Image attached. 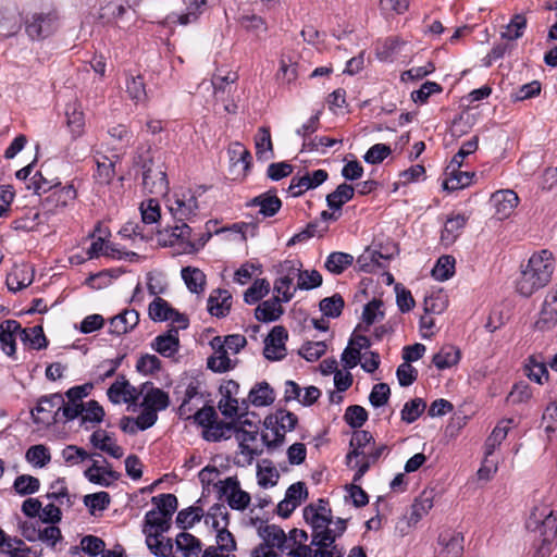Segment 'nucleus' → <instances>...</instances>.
<instances>
[{"label":"nucleus","instance_id":"obj_1","mask_svg":"<svg viewBox=\"0 0 557 557\" xmlns=\"http://www.w3.org/2000/svg\"><path fill=\"white\" fill-rule=\"evenodd\" d=\"M302 516L311 529V542L298 545L288 555L292 557H344L345 548L336 543L347 530L348 519H333L329 499L319 498L308 504Z\"/></svg>","mask_w":557,"mask_h":557},{"label":"nucleus","instance_id":"obj_2","mask_svg":"<svg viewBox=\"0 0 557 557\" xmlns=\"http://www.w3.org/2000/svg\"><path fill=\"white\" fill-rule=\"evenodd\" d=\"M553 253L547 249L534 252L516 282L517 292L521 296L530 297L546 286L555 269Z\"/></svg>","mask_w":557,"mask_h":557},{"label":"nucleus","instance_id":"obj_3","mask_svg":"<svg viewBox=\"0 0 557 557\" xmlns=\"http://www.w3.org/2000/svg\"><path fill=\"white\" fill-rule=\"evenodd\" d=\"M197 195L191 190H182L181 193L174 194V201L169 206L173 218L177 222H182L181 225L165 227L162 233H170V244H174L177 239H189L191 228L184 221L190 220L197 215L199 205Z\"/></svg>","mask_w":557,"mask_h":557},{"label":"nucleus","instance_id":"obj_4","mask_svg":"<svg viewBox=\"0 0 557 557\" xmlns=\"http://www.w3.org/2000/svg\"><path fill=\"white\" fill-rule=\"evenodd\" d=\"M527 529L533 532V546L535 553L533 557H546L552 550V543L557 536V517L552 510L543 511L537 515L531 513L527 521Z\"/></svg>","mask_w":557,"mask_h":557},{"label":"nucleus","instance_id":"obj_5","mask_svg":"<svg viewBox=\"0 0 557 557\" xmlns=\"http://www.w3.org/2000/svg\"><path fill=\"white\" fill-rule=\"evenodd\" d=\"M25 33L30 40L41 41L53 36L61 27V15L55 8H42L24 20Z\"/></svg>","mask_w":557,"mask_h":557},{"label":"nucleus","instance_id":"obj_6","mask_svg":"<svg viewBox=\"0 0 557 557\" xmlns=\"http://www.w3.org/2000/svg\"><path fill=\"white\" fill-rule=\"evenodd\" d=\"M30 413L35 423L50 425L63 422V395L54 393L40 397Z\"/></svg>","mask_w":557,"mask_h":557},{"label":"nucleus","instance_id":"obj_7","mask_svg":"<svg viewBox=\"0 0 557 557\" xmlns=\"http://www.w3.org/2000/svg\"><path fill=\"white\" fill-rule=\"evenodd\" d=\"M143 189L147 194L164 196L169 191V181L162 164H156L152 159L143 162Z\"/></svg>","mask_w":557,"mask_h":557},{"label":"nucleus","instance_id":"obj_8","mask_svg":"<svg viewBox=\"0 0 557 557\" xmlns=\"http://www.w3.org/2000/svg\"><path fill=\"white\" fill-rule=\"evenodd\" d=\"M218 488L219 499H225L233 510L243 511L250 504L249 493L240 488L237 476H228L214 484Z\"/></svg>","mask_w":557,"mask_h":557},{"label":"nucleus","instance_id":"obj_9","mask_svg":"<svg viewBox=\"0 0 557 557\" xmlns=\"http://www.w3.org/2000/svg\"><path fill=\"white\" fill-rule=\"evenodd\" d=\"M92 387L94 386L91 383H86L83 385L73 386L65 392L67 403H65L63 399L64 423L75 420L84 412L85 406L83 399L90 394Z\"/></svg>","mask_w":557,"mask_h":557},{"label":"nucleus","instance_id":"obj_10","mask_svg":"<svg viewBox=\"0 0 557 557\" xmlns=\"http://www.w3.org/2000/svg\"><path fill=\"white\" fill-rule=\"evenodd\" d=\"M288 332L283 325H275L264 339L263 356L271 361H278L286 356L285 343Z\"/></svg>","mask_w":557,"mask_h":557},{"label":"nucleus","instance_id":"obj_11","mask_svg":"<svg viewBox=\"0 0 557 557\" xmlns=\"http://www.w3.org/2000/svg\"><path fill=\"white\" fill-rule=\"evenodd\" d=\"M209 1L210 0H183L186 7V12L182 14H169L163 24L166 26H173L176 24L186 26L188 24L196 23L199 16L208 9Z\"/></svg>","mask_w":557,"mask_h":557},{"label":"nucleus","instance_id":"obj_12","mask_svg":"<svg viewBox=\"0 0 557 557\" xmlns=\"http://www.w3.org/2000/svg\"><path fill=\"white\" fill-rule=\"evenodd\" d=\"M76 189L73 185H66L61 188L54 189L42 201V207L46 213L57 214L63 211L76 198Z\"/></svg>","mask_w":557,"mask_h":557},{"label":"nucleus","instance_id":"obj_13","mask_svg":"<svg viewBox=\"0 0 557 557\" xmlns=\"http://www.w3.org/2000/svg\"><path fill=\"white\" fill-rule=\"evenodd\" d=\"M557 324V285L556 288L547 293L539 319L535 321V329L540 331H548Z\"/></svg>","mask_w":557,"mask_h":557},{"label":"nucleus","instance_id":"obj_14","mask_svg":"<svg viewBox=\"0 0 557 557\" xmlns=\"http://www.w3.org/2000/svg\"><path fill=\"white\" fill-rule=\"evenodd\" d=\"M463 541V535L460 532L443 531L438 535V544L442 546L438 557H461Z\"/></svg>","mask_w":557,"mask_h":557},{"label":"nucleus","instance_id":"obj_15","mask_svg":"<svg viewBox=\"0 0 557 557\" xmlns=\"http://www.w3.org/2000/svg\"><path fill=\"white\" fill-rule=\"evenodd\" d=\"M151 348L166 358L177 354L180 349L177 327L172 325L166 333L158 335L151 343Z\"/></svg>","mask_w":557,"mask_h":557},{"label":"nucleus","instance_id":"obj_16","mask_svg":"<svg viewBox=\"0 0 557 557\" xmlns=\"http://www.w3.org/2000/svg\"><path fill=\"white\" fill-rule=\"evenodd\" d=\"M16 333L21 335V324L16 320H5L0 324V346L9 357H14L16 352Z\"/></svg>","mask_w":557,"mask_h":557},{"label":"nucleus","instance_id":"obj_17","mask_svg":"<svg viewBox=\"0 0 557 557\" xmlns=\"http://www.w3.org/2000/svg\"><path fill=\"white\" fill-rule=\"evenodd\" d=\"M211 345L213 349H215V352L207 359V368L215 373H223L231 370L233 368L232 362L228 358L227 350L222 344L221 337H214Z\"/></svg>","mask_w":557,"mask_h":557},{"label":"nucleus","instance_id":"obj_18","mask_svg":"<svg viewBox=\"0 0 557 557\" xmlns=\"http://www.w3.org/2000/svg\"><path fill=\"white\" fill-rule=\"evenodd\" d=\"M138 322L139 313L135 309H125L110 319L109 332L114 335H123L132 331Z\"/></svg>","mask_w":557,"mask_h":557},{"label":"nucleus","instance_id":"obj_19","mask_svg":"<svg viewBox=\"0 0 557 557\" xmlns=\"http://www.w3.org/2000/svg\"><path fill=\"white\" fill-rule=\"evenodd\" d=\"M232 307V295L226 289H214L208 298V311L216 318H224Z\"/></svg>","mask_w":557,"mask_h":557},{"label":"nucleus","instance_id":"obj_20","mask_svg":"<svg viewBox=\"0 0 557 557\" xmlns=\"http://www.w3.org/2000/svg\"><path fill=\"white\" fill-rule=\"evenodd\" d=\"M258 533L264 541L260 545H265V547L269 548L276 547L282 552L286 548L287 536L281 527L276 524H267L264 527H260Z\"/></svg>","mask_w":557,"mask_h":557},{"label":"nucleus","instance_id":"obj_21","mask_svg":"<svg viewBox=\"0 0 557 557\" xmlns=\"http://www.w3.org/2000/svg\"><path fill=\"white\" fill-rule=\"evenodd\" d=\"M90 444L115 459H120L124 455L123 448L112 441L110 434L103 430L95 431L91 434Z\"/></svg>","mask_w":557,"mask_h":557},{"label":"nucleus","instance_id":"obj_22","mask_svg":"<svg viewBox=\"0 0 557 557\" xmlns=\"http://www.w3.org/2000/svg\"><path fill=\"white\" fill-rule=\"evenodd\" d=\"M298 422L297 416L288 411L286 409H277L274 413L265 417L263 421V425L265 429H274L275 425H278L282 431H293Z\"/></svg>","mask_w":557,"mask_h":557},{"label":"nucleus","instance_id":"obj_23","mask_svg":"<svg viewBox=\"0 0 557 557\" xmlns=\"http://www.w3.org/2000/svg\"><path fill=\"white\" fill-rule=\"evenodd\" d=\"M249 206L259 207V212L263 216L270 218L275 215L280 211L282 207V201L275 195V189H273L255 197L250 201Z\"/></svg>","mask_w":557,"mask_h":557},{"label":"nucleus","instance_id":"obj_24","mask_svg":"<svg viewBox=\"0 0 557 557\" xmlns=\"http://www.w3.org/2000/svg\"><path fill=\"white\" fill-rule=\"evenodd\" d=\"M387 260L381 251L368 248L357 258V264L360 271L372 273L376 269L385 268Z\"/></svg>","mask_w":557,"mask_h":557},{"label":"nucleus","instance_id":"obj_25","mask_svg":"<svg viewBox=\"0 0 557 557\" xmlns=\"http://www.w3.org/2000/svg\"><path fill=\"white\" fill-rule=\"evenodd\" d=\"M281 302L283 301L277 296L264 300L255 309L256 319L261 322H273L278 320L284 313Z\"/></svg>","mask_w":557,"mask_h":557},{"label":"nucleus","instance_id":"obj_26","mask_svg":"<svg viewBox=\"0 0 557 557\" xmlns=\"http://www.w3.org/2000/svg\"><path fill=\"white\" fill-rule=\"evenodd\" d=\"M445 176L446 178L442 184L443 189L447 191H455L468 187L472 183L474 173L469 171H460V168H457L456 171L451 173V171L447 170L446 168Z\"/></svg>","mask_w":557,"mask_h":557},{"label":"nucleus","instance_id":"obj_27","mask_svg":"<svg viewBox=\"0 0 557 557\" xmlns=\"http://www.w3.org/2000/svg\"><path fill=\"white\" fill-rule=\"evenodd\" d=\"M146 395L144 396V400L141 406L144 408H148L151 410L162 411L165 410L170 405L169 394L159 387H154L152 384L148 385V388L145 391Z\"/></svg>","mask_w":557,"mask_h":557},{"label":"nucleus","instance_id":"obj_28","mask_svg":"<svg viewBox=\"0 0 557 557\" xmlns=\"http://www.w3.org/2000/svg\"><path fill=\"white\" fill-rule=\"evenodd\" d=\"M201 383L198 379L191 377L187 383L184 396L182 398V403L178 407L177 413L182 419H190V412H193L194 408L190 406V403L196 397H201L200 393Z\"/></svg>","mask_w":557,"mask_h":557},{"label":"nucleus","instance_id":"obj_29","mask_svg":"<svg viewBox=\"0 0 557 557\" xmlns=\"http://www.w3.org/2000/svg\"><path fill=\"white\" fill-rule=\"evenodd\" d=\"M236 428V422H224L214 420L212 424H210L206 430L202 431V437L208 442H219L221 440L231 438L232 433H234V429Z\"/></svg>","mask_w":557,"mask_h":557},{"label":"nucleus","instance_id":"obj_30","mask_svg":"<svg viewBox=\"0 0 557 557\" xmlns=\"http://www.w3.org/2000/svg\"><path fill=\"white\" fill-rule=\"evenodd\" d=\"M355 187L347 183L339 184L336 189L326 196V205L331 210H341L355 196Z\"/></svg>","mask_w":557,"mask_h":557},{"label":"nucleus","instance_id":"obj_31","mask_svg":"<svg viewBox=\"0 0 557 557\" xmlns=\"http://www.w3.org/2000/svg\"><path fill=\"white\" fill-rule=\"evenodd\" d=\"M274 399V391L265 381L257 383L249 392V401L256 407L270 406Z\"/></svg>","mask_w":557,"mask_h":557},{"label":"nucleus","instance_id":"obj_32","mask_svg":"<svg viewBox=\"0 0 557 557\" xmlns=\"http://www.w3.org/2000/svg\"><path fill=\"white\" fill-rule=\"evenodd\" d=\"M181 275L190 293L200 294L205 290L206 275L200 269L185 267L182 269Z\"/></svg>","mask_w":557,"mask_h":557},{"label":"nucleus","instance_id":"obj_33","mask_svg":"<svg viewBox=\"0 0 557 557\" xmlns=\"http://www.w3.org/2000/svg\"><path fill=\"white\" fill-rule=\"evenodd\" d=\"M497 213L508 216L518 206V195L513 190H499L493 195Z\"/></svg>","mask_w":557,"mask_h":557},{"label":"nucleus","instance_id":"obj_34","mask_svg":"<svg viewBox=\"0 0 557 557\" xmlns=\"http://www.w3.org/2000/svg\"><path fill=\"white\" fill-rule=\"evenodd\" d=\"M459 360L460 350L453 345H445L433 356L432 362L438 370H444L457 364Z\"/></svg>","mask_w":557,"mask_h":557},{"label":"nucleus","instance_id":"obj_35","mask_svg":"<svg viewBox=\"0 0 557 557\" xmlns=\"http://www.w3.org/2000/svg\"><path fill=\"white\" fill-rule=\"evenodd\" d=\"M513 422L512 419L502 420L494 428L491 435L485 441V455L491 456L495 451V449L502 444V442L506 438L508 431L510 429V424Z\"/></svg>","mask_w":557,"mask_h":557},{"label":"nucleus","instance_id":"obj_36","mask_svg":"<svg viewBox=\"0 0 557 557\" xmlns=\"http://www.w3.org/2000/svg\"><path fill=\"white\" fill-rule=\"evenodd\" d=\"M177 549L184 557H199L202 544L199 539L188 532H181L175 540Z\"/></svg>","mask_w":557,"mask_h":557},{"label":"nucleus","instance_id":"obj_37","mask_svg":"<svg viewBox=\"0 0 557 557\" xmlns=\"http://www.w3.org/2000/svg\"><path fill=\"white\" fill-rule=\"evenodd\" d=\"M255 146L258 160H268L273 157V144L269 127L262 126L258 129Z\"/></svg>","mask_w":557,"mask_h":557},{"label":"nucleus","instance_id":"obj_38","mask_svg":"<svg viewBox=\"0 0 557 557\" xmlns=\"http://www.w3.org/2000/svg\"><path fill=\"white\" fill-rule=\"evenodd\" d=\"M21 341L24 344H28L32 349L36 350L45 349L48 346V341L41 325L25 329L21 326Z\"/></svg>","mask_w":557,"mask_h":557},{"label":"nucleus","instance_id":"obj_39","mask_svg":"<svg viewBox=\"0 0 557 557\" xmlns=\"http://www.w3.org/2000/svg\"><path fill=\"white\" fill-rule=\"evenodd\" d=\"M467 218L463 214L447 219L441 234V240L445 245L453 244L459 236V232L466 226Z\"/></svg>","mask_w":557,"mask_h":557},{"label":"nucleus","instance_id":"obj_40","mask_svg":"<svg viewBox=\"0 0 557 557\" xmlns=\"http://www.w3.org/2000/svg\"><path fill=\"white\" fill-rule=\"evenodd\" d=\"M66 124L70 128L73 138L79 137L84 133L85 117L83 111L76 106V103L67 104L66 111Z\"/></svg>","mask_w":557,"mask_h":557},{"label":"nucleus","instance_id":"obj_41","mask_svg":"<svg viewBox=\"0 0 557 557\" xmlns=\"http://www.w3.org/2000/svg\"><path fill=\"white\" fill-rule=\"evenodd\" d=\"M354 262L350 253L334 251L325 260L324 267L332 274H342Z\"/></svg>","mask_w":557,"mask_h":557},{"label":"nucleus","instance_id":"obj_42","mask_svg":"<svg viewBox=\"0 0 557 557\" xmlns=\"http://www.w3.org/2000/svg\"><path fill=\"white\" fill-rule=\"evenodd\" d=\"M97 172L95 177L99 184L109 185L115 176V162L107 157L100 156L96 160Z\"/></svg>","mask_w":557,"mask_h":557},{"label":"nucleus","instance_id":"obj_43","mask_svg":"<svg viewBox=\"0 0 557 557\" xmlns=\"http://www.w3.org/2000/svg\"><path fill=\"white\" fill-rule=\"evenodd\" d=\"M203 517V510L199 506H190L188 508L178 511L175 523L177 528L187 530L194 527L195 523L199 522Z\"/></svg>","mask_w":557,"mask_h":557},{"label":"nucleus","instance_id":"obj_44","mask_svg":"<svg viewBox=\"0 0 557 557\" xmlns=\"http://www.w3.org/2000/svg\"><path fill=\"white\" fill-rule=\"evenodd\" d=\"M455 263L453 256L444 255L440 257L432 269V276L440 282L447 281L455 274Z\"/></svg>","mask_w":557,"mask_h":557},{"label":"nucleus","instance_id":"obj_45","mask_svg":"<svg viewBox=\"0 0 557 557\" xmlns=\"http://www.w3.org/2000/svg\"><path fill=\"white\" fill-rule=\"evenodd\" d=\"M527 27V18L522 14H516L500 33L502 39L515 41L522 37Z\"/></svg>","mask_w":557,"mask_h":557},{"label":"nucleus","instance_id":"obj_46","mask_svg":"<svg viewBox=\"0 0 557 557\" xmlns=\"http://www.w3.org/2000/svg\"><path fill=\"white\" fill-rule=\"evenodd\" d=\"M173 310L174 308L166 300L157 297L150 302L148 313L152 321L163 322L170 320Z\"/></svg>","mask_w":557,"mask_h":557},{"label":"nucleus","instance_id":"obj_47","mask_svg":"<svg viewBox=\"0 0 557 557\" xmlns=\"http://www.w3.org/2000/svg\"><path fill=\"white\" fill-rule=\"evenodd\" d=\"M40 481L30 474H21L15 478L13 483L14 491L21 495H32L39 491Z\"/></svg>","mask_w":557,"mask_h":557},{"label":"nucleus","instance_id":"obj_48","mask_svg":"<svg viewBox=\"0 0 557 557\" xmlns=\"http://www.w3.org/2000/svg\"><path fill=\"white\" fill-rule=\"evenodd\" d=\"M270 292V284L265 278H257L244 293V301L253 305L261 300Z\"/></svg>","mask_w":557,"mask_h":557},{"label":"nucleus","instance_id":"obj_49","mask_svg":"<svg viewBox=\"0 0 557 557\" xmlns=\"http://www.w3.org/2000/svg\"><path fill=\"white\" fill-rule=\"evenodd\" d=\"M344 306V298L339 294L323 298L319 304L322 313L329 318H338L342 314Z\"/></svg>","mask_w":557,"mask_h":557},{"label":"nucleus","instance_id":"obj_50","mask_svg":"<svg viewBox=\"0 0 557 557\" xmlns=\"http://www.w3.org/2000/svg\"><path fill=\"white\" fill-rule=\"evenodd\" d=\"M25 458L34 467L44 468L47 463L50 462L51 455L45 445L38 444L33 445L27 449Z\"/></svg>","mask_w":557,"mask_h":557},{"label":"nucleus","instance_id":"obj_51","mask_svg":"<svg viewBox=\"0 0 557 557\" xmlns=\"http://www.w3.org/2000/svg\"><path fill=\"white\" fill-rule=\"evenodd\" d=\"M21 29V22L16 14L0 11V36L9 38L16 35Z\"/></svg>","mask_w":557,"mask_h":557},{"label":"nucleus","instance_id":"obj_52","mask_svg":"<svg viewBox=\"0 0 557 557\" xmlns=\"http://www.w3.org/2000/svg\"><path fill=\"white\" fill-rule=\"evenodd\" d=\"M152 504L157 506L156 510L160 511L162 516L172 517L177 510L178 502L174 494H160L153 496L151 499Z\"/></svg>","mask_w":557,"mask_h":557},{"label":"nucleus","instance_id":"obj_53","mask_svg":"<svg viewBox=\"0 0 557 557\" xmlns=\"http://www.w3.org/2000/svg\"><path fill=\"white\" fill-rule=\"evenodd\" d=\"M426 403L422 398H413L407 401L401 409V420L406 423H413L425 410Z\"/></svg>","mask_w":557,"mask_h":557},{"label":"nucleus","instance_id":"obj_54","mask_svg":"<svg viewBox=\"0 0 557 557\" xmlns=\"http://www.w3.org/2000/svg\"><path fill=\"white\" fill-rule=\"evenodd\" d=\"M368 411L359 405H351L346 408L344 421L352 429H360L368 420Z\"/></svg>","mask_w":557,"mask_h":557},{"label":"nucleus","instance_id":"obj_55","mask_svg":"<svg viewBox=\"0 0 557 557\" xmlns=\"http://www.w3.org/2000/svg\"><path fill=\"white\" fill-rule=\"evenodd\" d=\"M79 417L81 425H85L88 429L87 423H100L103 420L104 410L97 400H89Z\"/></svg>","mask_w":557,"mask_h":557},{"label":"nucleus","instance_id":"obj_56","mask_svg":"<svg viewBox=\"0 0 557 557\" xmlns=\"http://www.w3.org/2000/svg\"><path fill=\"white\" fill-rule=\"evenodd\" d=\"M141 221L144 224L157 223L161 216L158 199L150 198L140 205Z\"/></svg>","mask_w":557,"mask_h":557},{"label":"nucleus","instance_id":"obj_57","mask_svg":"<svg viewBox=\"0 0 557 557\" xmlns=\"http://www.w3.org/2000/svg\"><path fill=\"white\" fill-rule=\"evenodd\" d=\"M111 502V497L107 492H97L84 496V504L89 509L90 513L95 510H106Z\"/></svg>","mask_w":557,"mask_h":557},{"label":"nucleus","instance_id":"obj_58","mask_svg":"<svg viewBox=\"0 0 557 557\" xmlns=\"http://www.w3.org/2000/svg\"><path fill=\"white\" fill-rule=\"evenodd\" d=\"M525 373L530 380L543 384V380L548 379V370L544 362L536 361L535 357H529L525 364Z\"/></svg>","mask_w":557,"mask_h":557},{"label":"nucleus","instance_id":"obj_59","mask_svg":"<svg viewBox=\"0 0 557 557\" xmlns=\"http://www.w3.org/2000/svg\"><path fill=\"white\" fill-rule=\"evenodd\" d=\"M326 351V344L320 342H306L299 349V355L307 361L313 362L320 359Z\"/></svg>","mask_w":557,"mask_h":557},{"label":"nucleus","instance_id":"obj_60","mask_svg":"<svg viewBox=\"0 0 557 557\" xmlns=\"http://www.w3.org/2000/svg\"><path fill=\"white\" fill-rule=\"evenodd\" d=\"M432 507V498L424 492L411 506L410 521L417 523Z\"/></svg>","mask_w":557,"mask_h":557},{"label":"nucleus","instance_id":"obj_61","mask_svg":"<svg viewBox=\"0 0 557 557\" xmlns=\"http://www.w3.org/2000/svg\"><path fill=\"white\" fill-rule=\"evenodd\" d=\"M121 273V269L102 270L99 273L90 275L86 282L94 288H102L110 284L112 278L119 277Z\"/></svg>","mask_w":557,"mask_h":557},{"label":"nucleus","instance_id":"obj_62","mask_svg":"<svg viewBox=\"0 0 557 557\" xmlns=\"http://www.w3.org/2000/svg\"><path fill=\"white\" fill-rule=\"evenodd\" d=\"M322 275L317 270L311 271H302V273H298V282L296 288L299 289H313L322 284Z\"/></svg>","mask_w":557,"mask_h":557},{"label":"nucleus","instance_id":"obj_63","mask_svg":"<svg viewBox=\"0 0 557 557\" xmlns=\"http://www.w3.org/2000/svg\"><path fill=\"white\" fill-rule=\"evenodd\" d=\"M161 369V360L156 355L145 354L136 363V370L145 375L153 374Z\"/></svg>","mask_w":557,"mask_h":557},{"label":"nucleus","instance_id":"obj_64","mask_svg":"<svg viewBox=\"0 0 557 557\" xmlns=\"http://www.w3.org/2000/svg\"><path fill=\"white\" fill-rule=\"evenodd\" d=\"M542 423L545 424V432L548 436L557 433V400L546 407Z\"/></svg>","mask_w":557,"mask_h":557}]
</instances>
